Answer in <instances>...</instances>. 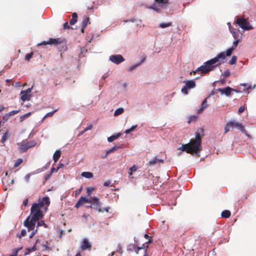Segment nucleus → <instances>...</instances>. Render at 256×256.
<instances>
[{
  "label": "nucleus",
  "mask_w": 256,
  "mask_h": 256,
  "mask_svg": "<svg viewBox=\"0 0 256 256\" xmlns=\"http://www.w3.org/2000/svg\"><path fill=\"white\" fill-rule=\"evenodd\" d=\"M32 56H33V52H30V54H26V56H25V60H26L29 61L31 59V58H32Z\"/></svg>",
  "instance_id": "58836bf2"
},
{
  "label": "nucleus",
  "mask_w": 256,
  "mask_h": 256,
  "mask_svg": "<svg viewBox=\"0 0 256 256\" xmlns=\"http://www.w3.org/2000/svg\"><path fill=\"white\" fill-rule=\"evenodd\" d=\"M92 248V244L89 242L87 238H84L82 242L80 248L82 250H90Z\"/></svg>",
  "instance_id": "2eb2a0df"
},
{
  "label": "nucleus",
  "mask_w": 256,
  "mask_h": 256,
  "mask_svg": "<svg viewBox=\"0 0 256 256\" xmlns=\"http://www.w3.org/2000/svg\"><path fill=\"white\" fill-rule=\"evenodd\" d=\"M236 22L244 30H250L254 28L248 20L244 17L237 18Z\"/></svg>",
  "instance_id": "39448f33"
},
{
  "label": "nucleus",
  "mask_w": 256,
  "mask_h": 256,
  "mask_svg": "<svg viewBox=\"0 0 256 256\" xmlns=\"http://www.w3.org/2000/svg\"><path fill=\"white\" fill-rule=\"evenodd\" d=\"M208 106L207 98H206L202 102L201 108L198 110V114H201Z\"/></svg>",
  "instance_id": "a211bd4d"
},
{
  "label": "nucleus",
  "mask_w": 256,
  "mask_h": 256,
  "mask_svg": "<svg viewBox=\"0 0 256 256\" xmlns=\"http://www.w3.org/2000/svg\"><path fill=\"white\" fill-rule=\"evenodd\" d=\"M201 143L200 135L198 132H196L194 139H191L188 144H183L178 149L192 154H197L201 150Z\"/></svg>",
  "instance_id": "7ed1b4c3"
},
{
  "label": "nucleus",
  "mask_w": 256,
  "mask_h": 256,
  "mask_svg": "<svg viewBox=\"0 0 256 256\" xmlns=\"http://www.w3.org/2000/svg\"><path fill=\"white\" fill-rule=\"evenodd\" d=\"M90 198L92 200V204L90 205V207L98 210L99 212H102V209L100 208V202L99 200V198L97 197H90Z\"/></svg>",
  "instance_id": "9d476101"
},
{
  "label": "nucleus",
  "mask_w": 256,
  "mask_h": 256,
  "mask_svg": "<svg viewBox=\"0 0 256 256\" xmlns=\"http://www.w3.org/2000/svg\"><path fill=\"white\" fill-rule=\"evenodd\" d=\"M86 190H87V192L90 194L93 190V188H86Z\"/></svg>",
  "instance_id": "13d9d810"
},
{
  "label": "nucleus",
  "mask_w": 256,
  "mask_h": 256,
  "mask_svg": "<svg viewBox=\"0 0 256 256\" xmlns=\"http://www.w3.org/2000/svg\"><path fill=\"white\" fill-rule=\"evenodd\" d=\"M184 83L185 85L182 88L181 92L186 95L188 94V90L194 88L196 86V84L194 80H184Z\"/></svg>",
  "instance_id": "0eeeda50"
},
{
  "label": "nucleus",
  "mask_w": 256,
  "mask_h": 256,
  "mask_svg": "<svg viewBox=\"0 0 256 256\" xmlns=\"http://www.w3.org/2000/svg\"><path fill=\"white\" fill-rule=\"evenodd\" d=\"M121 148L120 146H114L106 151L107 152V154H110V153L114 152L115 151L117 150L118 148Z\"/></svg>",
  "instance_id": "c85d7f7f"
},
{
  "label": "nucleus",
  "mask_w": 256,
  "mask_h": 256,
  "mask_svg": "<svg viewBox=\"0 0 256 256\" xmlns=\"http://www.w3.org/2000/svg\"><path fill=\"white\" fill-rule=\"evenodd\" d=\"M124 110L123 108H118L115 110V112H114V116H118V115H120L124 112Z\"/></svg>",
  "instance_id": "cd10ccee"
},
{
  "label": "nucleus",
  "mask_w": 256,
  "mask_h": 256,
  "mask_svg": "<svg viewBox=\"0 0 256 256\" xmlns=\"http://www.w3.org/2000/svg\"><path fill=\"white\" fill-rule=\"evenodd\" d=\"M137 127V125H135V126H132L130 129V132H132L133 130H134Z\"/></svg>",
  "instance_id": "4d7b16f0"
},
{
  "label": "nucleus",
  "mask_w": 256,
  "mask_h": 256,
  "mask_svg": "<svg viewBox=\"0 0 256 256\" xmlns=\"http://www.w3.org/2000/svg\"><path fill=\"white\" fill-rule=\"evenodd\" d=\"M61 156V152L60 150H56L54 155L53 160L54 162H56Z\"/></svg>",
  "instance_id": "6ab92c4d"
},
{
  "label": "nucleus",
  "mask_w": 256,
  "mask_h": 256,
  "mask_svg": "<svg viewBox=\"0 0 256 256\" xmlns=\"http://www.w3.org/2000/svg\"><path fill=\"white\" fill-rule=\"evenodd\" d=\"M77 22V20L76 18H72L70 20V25H74Z\"/></svg>",
  "instance_id": "a18cd8bd"
},
{
  "label": "nucleus",
  "mask_w": 256,
  "mask_h": 256,
  "mask_svg": "<svg viewBox=\"0 0 256 256\" xmlns=\"http://www.w3.org/2000/svg\"><path fill=\"white\" fill-rule=\"evenodd\" d=\"M85 132H84V130L82 131V132H80V133L78 134V136H80L81 135L83 134Z\"/></svg>",
  "instance_id": "69168bd1"
},
{
  "label": "nucleus",
  "mask_w": 256,
  "mask_h": 256,
  "mask_svg": "<svg viewBox=\"0 0 256 256\" xmlns=\"http://www.w3.org/2000/svg\"><path fill=\"white\" fill-rule=\"evenodd\" d=\"M110 60L112 62L118 64L124 60V58L120 54L112 55L110 57Z\"/></svg>",
  "instance_id": "f8f14e48"
},
{
  "label": "nucleus",
  "mask_w": 256,
  "mask_h": 256,
  "mask_svg": "<svg viewBox=\"0 0 256 256\" xmlns=\"http://www.w3.org/2000/svg\"><path fill=\"white\" fill-rule=\"evenodd\" d=\"M28 198L25 199L22 202V205L24 206H26L28 205Z\"/></svg>",
  "instance_id": "864d4df0"
},
{
  "label": "nucleus",
  "mask_w": 256,
  "mask_h": 256,
  "mask_svg": "<svg viewBox=\"0 0 256 256\" xmlns=\"http://www.w3.org/2000/svg\"><path fill=\"white\" fill-rule=\"evenodd\" d=\"M172 26V22H168L167 23H160V27L164 28L166 27H168Z\"/></svg>",
  "instance_id": "c756f323"
},
{
  "label": "nucleus",
  "mask_w": 256,
  "mask_h": 256,
  "mask_svg": "<svg viewBox=\"0 0 256 256\" xmlns=\"http://www.w3.org/2000/svg\"><path fill=\"white\" fill-rule=\"evenodd\" d=\"M131 132L130 131V129H128V130H126L124 132L126 134H128L129 133H130Z\"/></svg>",
  "instance_id": "338daca9"
},
{
  "label": "nucleus",
  "mask_w": 256,
  "mask_h": 256,
  "mask_svg": "<svg viewBox=\"0 0 256 256\" xmlns=\"http://www.w3.org/2000/svg\"><path fill=\"white\" fill-rule=\"evenodd\" d=\"M230 128H236L242 132H244L245 130L244 128L242 126L241 123L235 120H230L226 123L224 126V133L226 134L228 132Z\"/></svg>",
  "instance_id": "423d86ee"
},
{
  "label": "nucleus",
  "mask_w": 256,
  "mask_h": 256,
  "mask_svg": "<svg viewBox=\"0 0 256 256\" xmlns=\"http://www.w3.org/2000/svg\"><path fill=\"white\" fill-rule=\"evenodd\" d=\"M239 42H240V40H239V39L238 38L237 39H236V40L234 41V42H233L234 46L235 47H236L238 46Z\"/></svg>",
  "instance_id": "3c124183"
},
{
  "label": "nucleus",
  "mask_w": 256,
  "mask_h": 256,
  "mask_svg": "<svg viewBox=\"0 0 256 256\" xmlns=\"http://www.w3.org/2000/svg\"><path fill=\"white\" fill-rule=\"evenodd\" d=\"M136 170V166L135 165L133 166H132L130 168V171H131V172H134Z\"/></svg>",
  "instance_id": "603ef678"
},
{
  "label": "nucleus",
  "mask_w": 256,
  "mask_h": 256,
  "mask_svg": "<svg viewBox=\"0 0 256 256\" xmlns=\"http://www.w3.org/2000/svg\"><path fill=\"white\" fill-rule=\"evenodd\" d=\"M37 224V227L40 226H44V228H47V225L45 224L44 222V220H38V221Z\"/></svg>",
  "instance_id": "e433bc0d"
},
{
  "label": "nucleus",
  "mask_w": 256,
  "mask_h": 256,
  "mask_svg": "<svg viewBox=\"0 0 256 256\" xmlns=\"http://www.w3.org/2000/svg\"><path fill=\"white\" fill-rule=\"evenodd\" d=\"M90 24V18L86 16H84L82 18V22L81 32H84L85 28L88 24Z\"/></svg>",
  "instance_id": "f3484780"
},
{
  "label": "nucleus",
  "mask_w": 256,
  "mask_h": 256,
  "mask_svg": "<svg viewBox=\"0 0 256 256\" xmlns=\"http://www.w3.org/2000/svg\"><path fill=\"white\" fill-rule=\"evenodd\" d=\"M218 90L220 92L221 94H225L226 96H230L232 91H236L235 90L229 86L224 88H218Z\"/></svg>",
  "instance_id": "4468645a"
},
{
  "label": "nucleus",
  "mask_w": 256,
  "mask_h": 256,
  "mask_svg": "<svg viewBox=\"0 0 256 256\" xmlns=\"http://www.w3.org/2000/svg\"><path fill=\"white\" fill-rule=\"evenodd\" d=\"M82 176L84 178H92L93 174L90 172H83L82 174Z\"/></svg>",
  "instance_id": "b1692460"
},
{
  "label": "nucleus",
  "mask_w": 256,
  "mask_h": 256,
  "mask_svg": "<svg viewBox=\"0 0 256 256\" xmlns=\"http://www.w3.org/2000/svg\"><path fill=\"white\" fill-rule=\"evenodd\" d=\"M168 5V0H154L150 8L158 12H160L162 9L166 8Z\"/></svg>",
  "instance_id": "20e7f679"
},
{
  "label": "nucleus",
  "mask_w": 256,
  "mask_h": 256,
  "mask_svg": "<svg viewBox=\"0 0 256 256\" xmlns=\"http://www.w3.org/2000/svg\"><path fill=\"white\" fill-rule=\"evenodd\" d=\"M230 32L232 34L233 37L234 39H237L238 38V34L234 31V28L230 27Z\"/></svg>",
  "instance_id": "72a5a7b5"
},
{
  "label": "nucleus",
  "mask_w": 256,
  "mask_h": 256,
  "mask_svg": "<svg viewBox=\"0 0 256 256\" xmlns=\"http://www.w3.org/2000/svg\"><path fill=\"white\" fill-rule=\"evenodd\" d=\"M64 164H58V166L57 167L56 172H57L60 168H62L64 166Z\"/></svg>",
  "instance_id": "6e6d98bb"
},
{
  "label": "nucleus",
  "mask_w": 256,
  "mask_h": 256,
  "mask_svg": "<svg viewBox=\"0 0 256 256\" xmlns=\"http://www.w3.org/2000/svg\"><path fill=\"white\" fill-rule=\"evenodd\" d=\"M92 200L91 199H88L86 197L84 196H81L78 200V201L77 203L75 205V208H78L81 205L85 204V203H91Z\"/></svg>",
  "instance_id": "ddd939ff"
},
{
  "label": "nucleus",
  "mask_w": 256,
  "mask_h": 256,
  "mask_svg": "<svg viewBox=\"0 0 256 256\" xmlns=\"http://www.w3.org/2000/svg\"><path fill=\"white\" fill-rule=\"evenodd\" d=\"M110 181H109V180H107V181L105 182L104 183V184H103V185H104V186H110Z\"/></svg>",
  "instance_id": "5fc2aeb1"
},
{
  "label": "nucleus",
  "mask_w": 256,
  "mask_h": 256,
  "mask_svg": "<svg viewBox=\"0 0 256 256\" xmlns=\"http://www.w3.org/2000/svg\"><path fill=\"white\" fill-rule=\"evenodd\" d=\"M26 250L28 252L36 250V244L32 248H27Z\"/></svg>",
  "instance_id": "37998d69"
},
{
  "label": "nucleus",
  "mask_w": 256,
  "mask_h": 256,
  "mask_svg": "<svg viewBox=\"0 0 256 256\" xmlns=\"http://www.w3.org/2000/svg\"><path fill=\"white\" fill-rule=\"evenodd\" d=\"M42 201L43 202L44 204H46L47 206H48L50 204V198L48 196H44V197Z\"/></svg>",
  "instance_id": "7c9ffc66"
},
{
  "label": "nucleus",
  "mask_w": 256,
  "mask_h": 256,
  "mask_svg": "<svg viewBox=\"0 0 256 256\" xmlns=\"http://www.w3.org/2000/svg\"><path fill=\"white\" fill-rule=\"evenodd\" d=\"M240 85L244 86L243 90L245 91V92L246 91H248L249 90L252 89L255 86H254L253 87H252L251 85H248V84H240Z\"/></svg>",
  "instance_id": "bb28decb"
},
{
  "label": "nucleus",
  "mask_w": 256,
  "mask_h": 256,
  "mask_svg": "<svg viewBox=\"0 0 256 256\" xmlns=\"http://www.w3.org/2000/svg\"><path fill=\"white\" fill-rule=\"evenodd\" d=\"M72 18H76L77 20L78 18V15L76 12H74L72 14Z\"/></svg>",
  "instance_id": "bf43d9fd"
},
{
  "label": "nucleus",
  "mask_w": 256,
  "mask_h": 256,
  "mask_svg": "<svg viewBox=\"0 0 256 256\" xmlns=\"http://www.w3.org/2000/svg\"><path fill=\"white\" fill-rule=\"evenodd\" d=\"M138 66V64L137 65H135V66H131L130 68V71H132L133 70H134L137 66Z\"/></svg>",
  "instance_id": "680f3d73"
},
{
  "label": "nucleus",
  "mask_w": 256,
  "mask_h": 256,
  "mask_svg": "<svg viewBox=\"0 0 256 256\" xmlns=\"http://www.w3.org/2000/svg\"><path fill=\"white\" fill-rule=\"evenodd\" d=\"M120 136V133L117 134H116L115 135H112L108 138V142H112L114 140H116L117 138H118Z\"/></svg>",
  "instance_id": "412c9836"
},
{
  "label": "nucleus",
  "mask_w": 256,
  "mask_h": 256,
  "mask_svg": "<svg viewBox=\"0 0 256 256\" xmlns=\"http://www.w3.org/2000/svg\"><path fill=\"white\" fill-rule=\"evenodd\" d=\"M82 190V187H80L79 189H78V190H76L75 192H76V196H77L78 195L80 194V193L81 192V191Z\"/></svg>",
  "instance_id": "8fccbe9b"
},
{
  "label": "nucleus",
  "mask_w": 256,
  "mask_h": 256,
  "mask_svg": "<svg viewBox=\"0 0 256 256\" xmlns=\"http://www.w3.org/2000/svg\"><path fill=\"white\" fill-rule=\"evenodd\" d=\"M230 212L228 210H224L222 212L221 216L223 218H228L230 217Z\"/></svg>",
  "instance_id": "aec40b11"
},
{
  "label": "nucleus",
  "mask_w": 256,
  "mask_h": 256,
  "mask_svg": "<svg viewBox=\"0 0 256 256\" xmlns=\"http://www.w3.org/2000/svg\"><path fill=\"white\" fill-rule=\"evenodd\" d=\"M20 110H12V111L10 112L8 114L9 116H12L14 114H16L20 112Z\"/></svg>",
  "instance_id": "a19ab883"
},
{
  "label": "nucleus",
  "mask_w": 256,
  "mask_h": 256,
  "mask_svg": "<svg viewBox=\"0 0 256 256\" xmlns=\"http://www.w3.org/2000/svg\"><path fill=\"white\" fill-rule=\"evenodd\" d=\"M19 144V150L21 152H25L28 148L34 146L36 145V142L34 141L28 142L26 140H23Z\"/></svg>",
  "instance_id": "6e6552de"
},
{
  "label": "nucleus",
  "mask_w": 256,
  "mask_h": 256,
  "mask_svg": "<svg viewBox=\"0 0 256 256\" xmlns=\"http://www.w3.org/2000/svg\"><path fill=\"white\" fill-rule=\"evenodd\" d=\"M26 230L23 229L21 230L20 234L18 236L19 238H20L22 236H26Z\"/></svg>",
  "instance_id": "79ce46f5"
},
{
  "label": "nucleus",
  "mask_w": 256,
  "mask_h": 256,
  "mask_svg": "<svg viewBox=\"0 0 256 256\" xmlns=\"http://www.w3.org/2000/svg\"><path fill=\"white\" fill-rule=\"evenodd\" d=\"M9 136V134L8 132H5L2 138L1 142L2 143H4V142L7 140V139L8 138Z\"/></svg>",
  "instance_id": "5701e85b"
},
{
  "label": "nucleus",
  "mask_w": 256,
  "mask_h": 256,
  "mask_svg": "<svg viewBox=\"0 0 256 256\" xmlns=\"http://www.w3.org/2000/svg\"><path fill=\"white\" fill-rule=\"evenodd\" d=\"M92 128V125L90 124L88 126L84 129V132H86L87 130H90Z\"/></svg>",
  "instance_id": "09e8293b"
},
{
  "label": "nucleus",
  "mask_w": 256,
  "mask_h": 256,
  "mask_svg": "<svg viewBox=\"0 0 256 256\" xmlns=\"http://www.w3.org/2000/svg\"><path fill=\"white\" fill-rule=\"evenodd\" d=\"M223 76L224 78L228 77L230 76V72L229 70H228L224 71Z\"/></svg>",
  "instance_id": "c03bdc74"
},
{
  "label": "nucleus",
  "mask_w": 256,
  "mask_h": 256,
  "mask_svg": "<svg viewBox=\"0 0 256 256\" xmlns=\"http://www.w3.org/2000/svg\"><path fill=\"white\" fill-rule=\"evenodd\" d=\"M86 6L88 9L92 10L94 8V2H89L86 3Z\"/></svg>",
  "instance_id": "f704fd0d"
},
{
  "label": "nucleus",
  "mask_w": 256,
  "mask_h": 256,
  "mask_svg": "<svg viewBox=\"0 0 256 256\" xmlns=\"http://www.w3.org/2000/svg\"><path fill=\"white\" fill-rule=\"evenodd\" d=\"M244 109H245L244 106H241L239 108L238 112L240 114L242 113L244 110Z\"/></svg>",
  "instance_id": "49530a36"
},
{
  "label": "nucleus",
  "mask_w": 256,
  "mask_h": 256,
  "mask_svg": "<svg viewBox=\"0 0 256 256\" xmlns=\"http://www.w3.org/2000/svg\"><path fill=\"white\" fill-rule=\"evenodd\" d=\"M108 154H107V152L106 151V154H104L101 156V158H106L107 157Z\"/></svg>",
  "instance_id": "052dcab7"
},
{
  "label": "nucleus",
  "mask_w": 256,
  "mask_h": 256,
  "mask_svg": "<svg viewBox=\"0 0 256 256\" xmlns=\"http://www.w3.org/2000/svg\"><path fill=\"white\" fill-rule=\"evenodd\" d=\"M63 43V40L60 38H50L48 41H44L40 44L38 46L46 45V44H53L54 46H58L62 44Z\"/></svg>",
  "instance_id": "1a4fd4ad"
},
{
  "label": "nucleus",
  "mask_w": 256,
  "mask_h": 256,
  "mask_svg": "<svg viewBox=\"0 0 256 256\" xmlns=\"http://www.w3.org/2000/svg\"><path fill=\"white\" fill-rule=\"evenodd\" d=\"M4 107L1 105H0V112L4 110Z\"/></svg>",
  "instance_id": "774afa93"
},
{
  "label": "nucleus",
  "mask_w": 256,
  "mask_h": 256,
  "mask_svg": "<svg viewBox=\"0 0 256 256\" xmlns=\"http://www.w3.org/2000/svg\"><path fill=\"white\" fill-rule=\"evenodd\" d=\"M58 110H55L52 112H49L47 113L43 118L42 119V122H43L44 120L46 119L48 117H52L54 115V114L57 112Z\"/></svg>",
  "instance_id": "393cba45"
},
{
  "label": "nucleus",
  "mask_w": 256,
  "mask_h": 256,
  "mask_svg": "<svg viewBox=\"0 0 256 256\" xmlns=\"http://www.w3.org/2000/svg\"><path fill=\"white\" fill-rule=\"evenodd\" d=\"M64 29H69L70 28V26L68 22H66L64 24Z\"/></svg>",
  "instance_id": "de8ad7c7"
},
{
  "label": "nucleus",
  "mask_w": 256,
  "mask_h": 256,
  "mask_svg": "<svg viewBox=\"0 0 256 256\" xmlns=\"http://www.w3.org/2000/svg\"><path fill=\"white\" fill-rule=\"evenodd\" d=\"M31 114H32V112H29L26 114H24L22 116L20 117V122H22L23 120H25L26 118L29 117L31 115Z\"/></svg>",
  "instance_id": "2f4dec72"
},
{
  "label": "nucleus",
  "mask_w": 256,
  "mask_h": 256,
  "mask_svg": "<svg viewBox=\"0 0 256 256\" xmlns=\"http://www.w3.org/2000/svg\"><path fill=\"white\" fill-rule=\"evenodd\" d=\"M237 60V58L236 56H232L231 60H229L228 64L230 65L234 64L236 63Z\"/></svg>",
  "instance_id": "473e14b6"
},
{
  "label": "nucleus",
  "mask_w": 256,
  "mask_h": 256,
  "mask_svg": "<svg viewBox=\"0 0 256 256\" xmlns=\"http://www.w3.org/2000/svg\"><path fill=\"white\" fill-rule=\"evenodd\" d=\"M22 162V158H18L17 159V160H16L14 166V168H16L18 167V166H20Z\"/></svg>",
  "instance_id": "c9c22d12"
},
{
  "label": "nucleus",
  "mask_w": 256,
  "mask_h": 256,
  "mask_svg": "<svg viewBox=\"0 0 256 256\" xmlns=\"http://www.w3.org/2000/svg\"><path fill=\"white\" fill-rule=\"evenodd\" d=\"M37 221L38 220H34V222H32L34 223V226H31L30 228L28 225L26 226L24 224V226L27 228L29 232L32 231L30 234V238H32L34 236V235L37 232V229H35L36 223Z\"/></svg>",
  "instance_id": "dca6fc26"
},
{
  "label": "nucleus",
  "mask_w": 256,
  "mask_h": 256,
  "mask_svg": "<svg viewBox=\"0 0 256 256\" xmlns=\"http://www.w3.org/2000/svg\"><path fill=\"white\" fill-rule=\"evenodd\" d=\"M234 50V48L233 47H232V48L228 49L226 51V53L224 52H222L224 53L225 57L226 56H231Z\"/></svg>",
  "instance_id": "a878e982"
},
{
  "label": "nucleus",
  "mask_w": 256,
  "mask_h": 256,
  "mask_svg": "<svg viewBox=\"0 0 256 256\" xmlns=\"http://www.w3.org/2000/svg\"><path fill=\"white\" fill-rule=\"evenodd\" d=\"M9 116L8 115V114H6V115H4L2 118V123H4L6 122L8 120V119L9 118Z\"/></svg>",
  "instance_id": "ea45409f"
},
{
  "label": "nucleus",
  "mask_w": 256,
  "mask_h": 256,
  "mask_svg": "<svg viewBox=\"0 0 256 256\" xmlns=\"http://www.w3.org/2000/svg\"><path fill=\"white\" fill-rule=\"evenodd\" d=\"M110 208H109V207H106V208H104L102 210H103V211H104H104H106V212H108V211H109V209H110Z\"/></svg>",
  "instance_id": "e2e57ef3"
},
{
  "label": "nucleus",
  "mask_w": 256,
  "mask_h": 256,
  "mask_svg": "<svg viewBox=\"0 0 256 256\" xmlns=\"http://www.w3.org/2000/svg\"><path fill=\"white\" fill-rule=\"evenodd\" d=\"M44 205L43 202L40 200L38 203L32 204L30 209V215L24 220V224L26 226L28 225L30 228L31 226H34L32 222L38 220L43 217L42 208L44 207Z\"/></svg>",
  "instance_id": "f257e3e1"
},
{
  "label": "nucleus",
  "mask_w": 256,
  "mask_h": 256,
  "mask_svg": "<svg viewBox=\"0 0 256 256\" xmlns=\"http://www.w3.org/2000/svg\"><path fill=\"white\" fill-rule=\"evenodd\" d=\"M56 169L52 167L50 169L51 173L54 172H56Z\"/></svg>",
  "instance_id": "0e129e2a"
},
{
  "label": "nucleus",
  "mask_w": 256,
  "mask_h": 256,
  "mask_svg": "<svg viewBox=\"0 0 256 256\" xmlns=\"http://www.w3.org/2000/svg\"><path fill=\"white\" fill-rule=\"evenodd\" d=\"M157 162H159L163 163V162H164V160H162V159H158V158L156 157L154 159H153V160H150V161L148 162V165H150H150H154V164H155Z\"/></svg>",
  "instance_id": "4be33fe9"
},
{
  "label": "nucleus",
  "mask_w": 256,
  "mask_h": 256,
  "mask_svg": "<svg viewBox=\"0 0 256 256\" xmlns=\"http://www.w3.org/2000/svg\"><path fill=\"white\" fill-rule=\"evenodd\" d=\"M32 89V88H28L26 90L21 92L20 94L22 96L20 98L22 102L29 100L30 99L32 96L30 93L31 92Z\"/></svg>",
  "instance_id": "9b49d317"
},
{
  "label": "nucleus",
  "mask_w": 256,
  "mask_h": 256,
  "mask_svg": "<svg viewBox=\"0 0 256 256\" xmlns=\"http://www.w3.org/2000/svg\"><path fill=\"white\" fill-rule=\"evenodd\" d=\"M225 59L224 52L219 53L216 57L205 62L203 65L198 68L196 71H200L201 74H206L213 70L218 66L221 64L222 61Z\"/></svg>",
  "instance_id": "f03ea898"
},
{
  "label": "nucleus",
  "mask_w": 256,
  "mask_h": 256,
  "mask_svg": "<svg viewBox=\"0 0 256 256\" xmlns=\"http://www.w3.org/2000/svg\"><path fill=\"white\" fill-rule=\"evenodd\" d=\"M22 249V248H14L13 250V253L10 256H17L18 252Z\"/></svg>",
  "instance_id": "4c0bfd02"
}]
</instances>
